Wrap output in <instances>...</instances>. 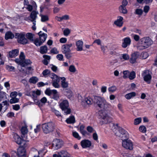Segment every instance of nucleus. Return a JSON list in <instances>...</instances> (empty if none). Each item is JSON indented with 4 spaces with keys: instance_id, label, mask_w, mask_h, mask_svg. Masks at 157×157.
Listing matches in <instances>:
<instances>
[{
    "instance_id": "1",
    "label": "nucleus",
    "mask_w": 157,
    "mask_h": 157,
    "mask_svg": "<svg viewBox=\"0 0 157 157\" xmlns=\"http://www.w3.org/2000/svg\"><path fill=\"white\" fill-rule=\"evenodd\" d=\"M84 101L88 105L92 104L93 102H94L99 108L103 110L99 111V113L100 117L99 123L101 125L106 124L108 122L109 117L105 110L110 108L111 105L107 102L104 98L95 96L93 100L90 97H88L85 98Z\"/></svg>"
},
{
    "instance_id": "2",
    "label": "nucleus",
    "mask_w": 157,
    "mask_h": 157,
    "mask_svg": "<svg viewBox=\"0 0 157 157\" xmlns=\"http://www.w3.org/2000/svg\"><path fill=\"white\" fill-rule=\"evenodd\" d=\"M153 42L149 37H144L140 40L137 46V49L142 50L148 48L153 44Z\"/></svg>"
},
{
    "instance_id": "3",
    "label": "nucleus",
    "mask_w": 157,
    "mask_h": 157,
    "mask_svg": "<svg viewBox=\"0 0 157 157\" xmlns=\"http://www.w3.org/2000/svg\"><path fill=\"white\" fill-rule=\"evenodd\" d=\"M59 106L65 115L70 114L71 113V109L69 107V103L67 100H63L59 102Z\"/></svg>"
},
{
    "instance_id": "4",
    "label": "nucleus",
    "mask_w": 157,
    "mask_h": 157,
    "mask_svg": "<svg viewBox=\"0 0 157 157\" xmlns=\"http://www.w3.org/2000/svg\"><path fill=\"white\" fill-rule=\"evenodd\" d=\"M42 128L44 133L48 134L54 131V124L52 122L45 123L42 125Z\"/></svg>"
},
{
    "instance_id": "5",
    "label": "nucleus",
    "mask_w": 157,
    "mask_h": 157,
    "mask_svg": "<svg viewBox=\"0 0 157 157\" xmlns=\"http://www.w3.org/2000/svg\"><path fill=\"white\" fill-rule=\"evenodd\" d=\"M15 38L17 39V41L19 44L24 45L29 43L28 40L25 37V33L24 32L15 33Z\"/></svg>"
},
{
    "instance_id": "6",
    "label": "nucleus",
    "mask_w": 157,
    "mask_h": 157,
    "mask_svg": "<svg viewBox=\"0 0 157 157\" xmlns=\"http://www.w3.org/2000/svg\"><path fill=\"white\" fill-rule=\"evenodd\" d=\"M63 144V142L61 140L56 139L52 142V148L54 150H58L62 147Z\"/></svg>"
},
{
    "instance_id": "7",
    "label": "nucleus",
    "mask_w": 157,
    "mask_h": 157,
    "mask_svg": "<svg viewBox=\"0 0 157 157\" xmlns=\"http://www.w3.org/2000/svg\"><path fill=\"white\" fill-rule=\"evenodd\" d=\"M13 138L14 140L17 144L19 145H22L23 146H25L26 143L28 141L22 139L16 133L13 134Z\"/></svg>"
},
{
    "instance_id": "8",
    "label": "nucleus",
    "mask_w": 157,
    "mask_h": 157,
    "mask_svg": "<svg viewBox=\"0 0 157 157\" xmlns=\"http://www.w3.org/2000/svg\"><path fill=\"white\" fill-rule=\"evenodd\" d=\"M123 147L127 149L131 150L133 148V144L132 141L130 140H126L122 141Z\"/></svg>"
},
{
    "instance_id": "9",
    "label": "nucleus",
    "mask_w": 157,
    "mask_h": 157,
    "mask_svg": "<svg viewBox=\"0 0 157 157\" xmlns=\"http://www.w3.org/2000/svg\"><path fill=\"white\" fill-rule=\"evenodd\" d=\"M144 81L150 83V81L151 78V76L150 74L149 71L148 70H144L142 74Z\"/></svg>"
},
{
    "instance_id": "10",
    "label": "nucleus",
    "mask_w": 157,
    "mask_h": 157,
    "mask_svg": "<svg viewBox=\"0 0 157 157\" xmlns=\"http://www.w3.org/2000/svg\"><path fill=\"white\" fill-rule=\"evenodd\" d=\"M80 144L83 148H90L92 145L91 141L88 140L86 139L82 140L80 142Z\"/></svg>"
},
{
    "instance_id": "11",
    "label": "nucleus",
    "mask_w": 157,
    "mask_h": 157,
    "mask_svg": "<svg viewBox=\"0 0 157 157\" xmlns=\"http://www.w3.org/2000/svg\"><path fill=\"white\" fill-rule=\"evenodd\" d=\"M72 46V43L63 44L61 47L62 52L63 53L71 52L70 48Z\"/></svg>"
},
{
    "instance_id": "12",
    "label": "nucleus",
    "mask_w": 157,
    "mask_h": 157,
    "mask_svg": "<svg viewBox=\"0 0 157 157\" xmlns=\"http://www.w3.org/2000/svg\"><path fill=\"white\" fill-rule=\"evenodd\" d=\"M122 46L123 48H126L129 46L131 43V40L129 37H126L123 39Z\"/></svg>"
},
{
    "instance_id": "13",
    "label": "nucleus",
    "mask_w": 157,
    "mask_h": 157,
    "mask_svg": "<svg viewBox=\"0 0 157 157\" xmlns=\"http://www.w3.org/2000/svg\"><path fill=\"white\" fill-rule=\"evenodd\" d=\"M139 56V55L137 52H134L132 53L130 59V62L132 63H135L136 62V60L138 57Z\"/></svg>"
},
{
    "instance_id": "14",
    "label": "nucleus",
    "mask_w": 157,
    "mask_h": 157,
    "mask_svg": "<svg viewBox=\"0 0 157 157\" xmlns=\"http://www.w3.org/2000/svg\"><path fill=\"white\" fill-rule=\"evenodd\" d=\"M83 42L81 40H78L76 42V50L78 51H81L83 50Z\"/></svg>"
},
{
    "instance_id": "15",
    "label": "nucleus",
    "mask_w": 157,
    "mask_h": 157,
    "mask_svg": "<svg viewBox=\"0 0 157 157\" xmlns=\"http://www.w3.org/2000/svg\"><path fill=\"white\" fill-rule=\"evenodd\" d=\"M123 17L121 16L118 17L117 20L115 21L114 24L115 25L119 27H121L123 24Z\"/></svg>"
},
{
    "instance_id": "16",
    "label": "nucleus",
    "mask_w": 157,
    "mask_h": 157,
    "mask_svg": "<svg viewBox=\"0 0 157 157\" xmlns=\"http://www.w3.org/2000/svg\"><path fill=\"white\" fill-rule=\"evenodd\" d=\"M46 40L44 39H41L40 38H37L34 40L33 42L37 46H39L41 45Z\"/></svg>"
},
{
    "instance_id": "17",
    "label": "nucleus",
    "mask_w": 157,
    "mask_h": 157,
    "mask_svg": "<svg viewBox=\"0 0 157 157\" xmlns=\"http://www.w3.org/2000/svg\"><path fill=\"white\" fill-rule=\"evenodd\" d=\"M61 81V86L63 89H67L68 86V83L66 82V78L64 77H60Z\"/></svg>"
},
{
    "instance_id": "18",
    "label": "nucleus",
    "mask_w": 157,
    "mask_h": 157,
    "mask_svg": "<svg viewBox=\"0 0 157 157\" xmlns=\"http://www.w3.org/2000/svg\"><path fill=\"white\" fill-rule=\"evenodd\" d=\"M38 13V12L35 10H33L31 12L30 15V17L31 18L30 20L31 21H36V19L37 17V15Z\"/></svg>"
},
{
    "instance_id": "19",
    "label": "nucleus",
    "mask_w": 157,
    "mask_h": 157,
    "mask_svg": "<svg viewBox=\"0 0 157 157\" xmlns=\"http://www.w3.org/2000/svg\"><path fill=\"white\" fill-rule=\"evenodd\" d=\"M125 132V133L121 134H117V133H115V134L117 136L120 137L122 141H123L124 140H126L128 139V138L129 136L128 133V132Z\"/></svg>"
},
{
    "instance_id": "20",
    "label": "nucleus",
    "mask_w": 157,
    "mask_h": 157,
    "mask_svg": "<svg viewBox=\"0 0 157 157\" xmlns=\"http://www.w3.org/2000/svg\"><path fill=\"white\" fill-rule=\"evenodd\" d=\"M18 157H25V149L22 148H19L17 153Z\"/></svg>"
},
{
    "instance_id": "21",
    "label": "nucleus",
    "mask_w": 157,
    "mask_h": 157,
    "mask_svg": "<svg viewBox=\"0 0 157 157\" xmlns=\"http://www.w3.org/2000/svg\"><path fill=\"white\" fill-rule=\"evenodd\" d=\"M9 98V96L5 92L0 91V101L3 100H8Z\"/></svg>"
},
{
    "instance_id": "22",
    "label": "nucleus",
    "mask_w": 157,
    "mask_h": 157,
    "mask_svg": "<svg viewBox=\"0 0 157 157\" xmlns=\"http://www.w3.org/2000/svg\"><path fill=\"white\" fill-rule=\"evenodd\" d=\"M63 93L68 98H70L72 96L71 91L69 89H63Z\"/></svg>"
},
{
    "instance_id": "23",
    "label": "nucleus",
    "mask_w": 157,
    "mask_h": 157,
    "mask_svg": "<svg viewBox=\"0 0 157 157\" xmlns=\"http://www.w3.org/2000/svg\"><path fill=\"white\" fill-rule=\"evenodd\" d=\"M66 121L68 124H74L75 122L74 116L73 115L70 116L66 120Z\"/></svg>"
},
{
    "instance_id": "24",
    "label": "nucleus",
    "mask_w": 157,
    "mask_h": 157,
    "mask_svg": "<svg viewBox=\"0 0 157 157\" xmlns=\"http://www.w3.org/2000/svg\"><path fill=\"white\" fill-rule=\"evenodd\" d=\"M49 77L52 79V81L59 82V77L54 73L50 75Z\"/></svg>"
},
{
    "instance_id": "25",
    "label": "nucleus",
    "mask_w": 157,
    "mask_h": 157,
    "mask_svg": "<svg viewBox=\"0 0 157 157\" xmlns=\"http://www.w3.org/2000/svg\"><path fill=\"white\" fill-rule=\"evenodd\" d=\"M84 128L85 126L83 125H81L80 126L79 129L80 132L83 136H85L86 135H89V133L84 130Z\"/></svg>"
},
{
    "instance_id": "26",
    "label": "nucleus",
    "mask_w": 157,
    "mask_h": 157,
    "mask_svg": "<svg viewBox=\"0 0 157 157\" xmlns=\"http://www.w3.org/2000/svg\"><path fill=\"white\" fill-rule=\"evenodd\" d=\"M52 95H53L52 98L55 100H58L59 98V95L56 90H53L52 91Z\"/></svg>"
},
{
    "instance_id": "27",
    "label": "nucleus",
    "mask_w": 157,
    "mask_h": 157,
    "mask_svg": "<svg viewBox=\"0 0 157 157\" xmlns=\"http://www.w3.org/2000/svg\"><path fill=\"white\" fill-rule=\"evenodd\" d=\"M27 39L29 40L30 41L33 42L34 41L33 37L34 35L31 33H28L25 34Z\"/></svg>"
},
{
    "instance_id": "28",
    "label": "nucleus",
    "mask_w": 157,
    "mask_h": 157,
    "mask_svg": "<svg viewBox=\"0 0 157 157\" xmlns=\"http://www.w3.org/2000/svg\"><path fill=\"white\" fill-rule=\"evenodd\" d=\"M48 50V48L46 45H44L40 47V52L41 54L46 53Z\"/></svg>"
},
{
    "instance_id": "29",
    "label": "nucleus",
    "mask_w": 157,
    "mask_h": 157,
    "mask_svg": "<svg viewBox=\"0 0 157 157\" xmlns=\"http://www.w3.org/2000/svg\"><path fill=\"white\" fill-rule=\"evenodd\" d=\"M136 95V93L135 92H132L126 94L125 95V97L128 100L134 97Z\"/></svg>"
},
{
    "instance_id": "30",
    "label": "nucleus",
    "mask_w": 157,
    "mask_h": 157,
    "mask_svg": "<svg viewBox=\"0 0 157 157\" xmlns=\"http://www.w3.org/2000/svg\"><path fill=\"white\" fill-rule=\"evenodd\" d=\"M19 50L17 49H14L10 51V58L15 57L18 54Z\"/></svg>"
},
{
    "instance_id": "31",
    "label": "nucleus",
    "mask_w": 157,
    "mask_h": 157,
    "mask_svg": "<svg viewBox=\"0 0 157 157\" xmlns=\"http://www.w3.org/2000/svg\"><path fill=\"white\" fill-rule=\"evenodd\" d=\"M38 34L40 38L41 39H42V37H43L44 39L46 40L47 37V34L46 33H42L41 31H40L38 33Z\"/></svg>"
},
{
    "instance_id": "32",
    "label": "nucleus",
    "mask_w": 157,
    "mask_h": 157,
    "mask_svg": "<svg viewBox=\"0 0 157 157\" xmlns=\"http://www.w3.org/2000/svg\"><path fill=\"white\" fill-rule=\"evenodd\" d=\"M41 17V21L42 22H44L48 21L49 18L48 16L46 15H43L40 14V15Z\"/></svg>"
},
{
    "instance_id": "33",
    "label": "nucleus",
    "mask_w": 157,
    "mask_h": 157,
    "mask_svg": "<svg viewBox=\"0 0 157 157\" xmlns=\"http://www.w3.org/2000/svg\"><path fill=\"white\" fill-rule=\"evenodd\" d=\"M38 78L36 77H33L29 79V82L33 84L36 83L38 81Z\"/></svg>"
},
{
    "instance_id": "34",
    "label": "nucleus",
    "mask_w": 157,
    "mask_h": 157,
    "mask_svg": "<svg viewBox=\"0 0 157 157\" xmlns=\"http://www.w3.org/2000/svg\"><path fill=\"white\" fill-rule=\"evenodd\" d=\"M23 64L22 65V67H25L26 66L30 64L32 62L29 59H25L23 62Z\"/></svg>"
},
{
    "instance_id": "35",
    "label": "nucleus",
    "mask_w": 157,
    "mask_h": 157,
    "mask_svg": "<svg viewBox=\"0 0 157 157\" xmlns=\"http://www.w3.org/2000/svg\"><path fill=\"white\" fill-rule=\"evenodd\" d=\"M51 74L50 71L48 69L44 70L42 73L44 77H46L48 75H49V76Z\"/></svg>"
},
{
    "instance_id": "36",
    "label": "nucleus",
    "mask_w": 157,
    "mask_h": 157,
    "mask_svg": "<svg viewBox=\"0 0 157 157\" xmlns=\"http://www.w3.org/2000/svg\"><path fill=\"white\" fill-rule=\"evenodd\" d=\"M51 110V111L52 112L54 113L58 117H59L61 116V114L60 112L59 111L56 110L54 108H52Z\"/></svg>"
},
{
    "instance_id": "37",
    "label": "nucleus",
    "mask_w": 157,
    "mask_h": 157,
    "mask_svg": "<svg viewBox=\"0 0 157 157\" xmlns=\"http://www.w3.org/2000/svg\"><path fill=\"white\" fill-rule=\"evenodd\" d=\"M119 10L121 13L124 14H126L127 13V11L126 9V7L120 6L119 7Z\"/></svg>"
},
{
    "instance_id": "38",
    "label": "nucleus",
    "mask_w": 157,
    "mask_h": 157,
    "mask_svg": "<svg viewBox=\"0 0 157 157\" xmlns=\"http://www.w3.org/2000/svg\"><path fill=\"white\" fill-rule=\"evenodd\" d=\"M136 77V73L134 71H132L130 73L128 78L130 80L134 79Z\"/></svg>"
},
{
    "instance_id": "39",
    "label": "nucleus",
    "mask_w": 157,
    "mask_h": 157,
    "mask_svg": "<svg viewBox=\"0 0 157 157\" xmlns=\"http://www.w3.org/2000/svg\"><path fill=\"white\" fill-rule=\"evenodd\" d=\"M59 51L57 50V49L55 48H52L51 51L50 53H48V54H58Z\"/></svg>"
},
{
    "instance_id": "40",
    "label": "nucleus",
    "mask_w": 157,
    "mask_h": 157,
    "mask_svg": "<svg viewBox=\"0 0 157 157\" xmlns=\"http://www.w3.org/2000/svg\"><path fill=\"white\" fill-rule=\"evenodd\" d=\"M19 101V99L16 97H12L10 99V104L17 103Z\"/></svg>"
},
{
    "instance_id": "41",
    "label": "nucleus",
    "mask_w": 157,
    "mask_h": 157,
    "mask_svg": "<svg viewBox=\"0 0 157 157\" xmlns=\"http://www.w3.org/2000/svg\"><path fill=\"white\" fill-rule=\"evenodd\" d=\"M143 12V11L142 9H137L136 10L135 14L141 16Z\"/></svg>"
},
{
    "instance_id": "42",
    "label": "nucleus",
    "mask_w": 157,
    "mask_h": 157,
    "mask_svg": "<svg viewBox=\"0 0 157 157\" xmlns=\"http://www.w3.org/2000/svg\"><path fill=\"white\" fill-rule=\"evenodd\" d=\"M63 54H65V56L67 59H70L71 57L72 54L71 52H67Z\"/></svg>"
},
{
    "instance_id": "43",
    "label": "nucleus",
    "mask_w": 157,
    "mask_h": 157,
    "mask_svg": "<svg viewBox=\"0 0 157 157\" xmlns=\"http://www.w3.org/2000/svg\"><path fill=\"white\" fill-rule=\"evenodd\" d=\"M21 131L22 134L24 135L27 134L28 132V130L25 127H22L21 129Z\"/></svg>"
},
{
    "instance_id": "44",
    "label": "nucleus",
    "mask_w": 157,
    "mask_h": 157,
    "mask_svg": "<svg viewBox=\"0 0 157 157\" xmlns=\"http://www.w3.org/2000/svg\"><path fill=\"white\" fill-rule=\"evenodd\" d=\"M130 72L128 71H124L123 74L124 75L123 76V78H126L128 77Z\"/></svg>"
},
{
    "instance_id": "45",
    "label": "nucleus",
    "mask_w": 157,
    "mask_h": 157,
    "mask_svg": "<svg viewBox=\"0 0 157 157\" xmlns=\"http://www.w3.org/2000/svg\"><path fill=\"white\" fill-rule=\"evenodd\" d=\"M69 70L71 72L74 73L76 71V69L74 65H70L69 67Z\"/></svg>"
},
{
    "instance_id": "46",
    "label": "nucleus",
    "mask_w": 157,
    "mask_h": 157,
    "mask_svg": "<svg viewBox=\"0 0 157 157\" xmlns=\"http://www.w3.org/2000/svg\"><path fill=\"white\" fill-rule=\"evenodd\" d=\"M73 136L78 140H80L81 137L79 135L78 133L76 132H73L72 133Z\"/></svg>"
},
{
    "instance_id": "47",
    "label": "nucleus",
    "mask_w": 157,
    "mask_h": 157,
    "mask_svg": "<svg viewBox=\"0 0 157 157\" xmlns=\"http://www.w3.org/2000/svg\"><path fill=\"white\" fill-rule=\"evenodd\" d=\"M61 153L62 157H70V155L67 151H62Z\"/></svg>"
},
{
    "instance_id": "48",
    "label": "nucleus",
    "mask_w": 157,
    "mask_h": 157,
    "mask_svg": "<svg viewBox=\"0 0 157 157\" xmlns=\"http://www.w3.org/2000/svg\"><path fill=\"white\" fill-rule=\"evenodd\" d=\"M142 121L141 118L139 117L136 118L134 121V124L135 125H137L140 123Z\"/></svg>"
},
{
    "instance_id": "49",
    "label": "nucleus",
    "mask_w": 157,
    "mask_h": 157,
    "mask_svg": "<svg viewBox=\"0 0 157 157\" xmlns=\"http://www.w3.org/2000/svg\"><path fill=\"white\" fill-rule=\"evenodd\" d=\"M131 35L133 37V39L135 41H138L140 39V37L138 35L134 34H132Z\"/></svg>"
},
{
    "instance_id": "50",
    "label": "nucleus",
    "mask_w": 157,
    "mask_h": 157,
    "mask_svg": "<svg viewBox=\"0 0 157 157\" xmlns=\"http://www.w3.org/2000/svg\"><path fill=\"white\" fill-rule=\"evenodd\" d=\"M122 58L125 60H127L129 59V56L127 54H123L121 55Z\"/></svg>"
},
{
    "instance_id": "51",
    "label": "nucleus",
    "mask_w": 157,
    "mask_h": 157,
    "mask_svg": "<svg viewBox=\"0 0 157 157\" xmlns=\"http://www.w3.org/2000/svg\"><path fill=\"white\" fill-rule=\"evenodd\" d=\"M59 82L52 81V85L55 88H59L60 86L59 83Z\"/></svg>"
},
{
    "instance_id": "52",
    "label": "nucleus",
    "mask_w": 157,
    "mask_h": 157,
    "mask_svg": "<svg viewBox=\"0 0 157 157\" xmlns=\"http://www.w3.org/2000/svg\"><path fill=\"white\" fill-rule=\"evenodd\" d=\"M117 90V87L116 86H112L108 88V90L109 92H113Z\"/></svg>"
},
{
    "instance_id": "53",
    "label": "nucleus",
    "mask_w": 157,
    "mask_h": 157,
    "mask_svg": "<svg viewBox=\"0 0 157 157\" xmlns=\"http://www.w3.org/2000/svg\"><path fill=\"white\" fill-rule=\"evenodd\" d=\"M56 57L57 59L59 61H63V56L62 54H58Z\"/></svg>"
},
{
    "instance_id": "54",
    "label": "nucleus",
    "mask_w": 157,
    "mask_h": 157,
    "mask_svg": "<svg viewBox=\"0 0 157 157\" xmlns=\"http://www.w3.org/2000/svg\"><path fill=\"white\" fill-rule=\"evenodd\" d=\"M53 91V90H51L50 89L48 88L46 90L45 93L46 94L49 96L52 95V91Z\"/></svg>"
},
{
    "instance_id": "55",
    "label": "nucleus",
    "mask_w": 157,
    "mask_h": 157,
    "mask_svg": "<svg viewBox=\"0 0 157 157\" xmlns=\"http://www.w3.org/2000/svg\"><path fill=\"white\" fill-rule=\"evenodd\" d=\"M15 61L18 64L20 65L22 67V65L23 64V61H22L20 58L19 59H16L15 60Z\"/></svg>"
},
{
    "instance_id": "56",
    "label": "nucleus",
    "mask_w": 157,
    "mask_h": 157,
    "mask_svg": "<svg viewBox=\"0 0 157 157\" xmlns=\"http://www.w3.org/2000/svg\"><path fill=\"white\" fill-rule=\"evenodd\" d=\"M63 34L66 36H67L70 33V30L68 29H65L63 31Z\"/></svg>"
},
{
    "instance_id": "57",
    "label": "nucleus",
    "mask_w": 157,
    "mask_h": 157,
    "mask_svg": "<svg viewBox=\"0 0 157 157\" xmlns=\"http://www.w3.org/2000/svg\"><path fill=\"white\" fill-rule=\"evenodd\" d=\"M140 131L143 133L145 132L146 131V128L144 126H141L139 128Z\"/></svg>"
},
{
    "instance_id": "58",
    "label": "nucleus",
    "mask_w": 157,
    "mask_h": 157,
    "mask_svg": "<svg viewBox=\"0 0 157 157\" xmlns=\"http://www.w3.org/2000/svg\"><path fill=\"white\" fill-rule=\"evenodd\" d=\"M12 107L13 109L16 111L19 110L20 109V105L18 104L13 105Z\"/></svg>"
},
{
    "instance_id": "59",
    "label": "nucleus",
    "mask_w": 157,
    "mask_h": 157,
    "mask_svg": "<svg viewBox=\"0 0 157 157\" xmlns=\"http://www.w3.org/2000/svg\"><path fill=\"white\" fill-rule=\"evenodd\" d=\"M118 131L119 132L120 134H124L125 133V132H127V131L125 130L123 128H120L118 129ZM117 134H118L117 133Z\"/></svg>"
},
{
    "instance_id": "60",
    "label": "nucleus",
    "mask_w": 157,
    "mask_h": 157,
    "mask_svg": "<svg viewBox=\"0 0 157 157\" xmlns=\"http://www.w3.org/2000/svg\"><path fill=\"white\" fill-rule=\"evenodd\" d=\"M40 126L41 125L40 124L36 125V128H35L34 130L35 133H37L40 131Z\"/></svg>"
},
{
    "instance_id": "61",
    "label": "nucleus",
    "mask_w": 157,
    "mask_h": 157,
    "mask_svg": "<svg viewBox=\"0 0 157 157\" xmlns=\"http://www.w3.org/2000/svg\"><path fill=\"white\" fill-rule=\"evenodd\" d=\"M86 130L90 133H92L94 131V128L91 126H90L87 127Z\"/></svg>"
},
{
    "instance_id": "62",
    "label": "nucleus",
    "mask_w": 157,
    "mask_h": 157,
    "mask_svg": "<svg viewBox=\"0 0 157 157\" xmlns=\"http://www.w3.org/2000/svg\"><path fill=\"white\" fill-rule=\"evenodd\" d=\"M11 157H17L18 156L17 153L14 151H12L10 152Z\"/></svg>"
},
{
    "instance_id": "63",
    "label": "nucleus",
    "mask_w": 157,
    "mask_h": 157,
    "mask_svg": "<svg viewBox=\"0 0 157 157\" xmlns=\"http://www.w3.org/2000/svg\"><path fill=\"white\" fill-rule=\"evenodd\" d=\"M19 58L23 61L25 59V56L23 52H21L19 56Z\"/></svg>"
},
{
    "instance_id": "64",
    "label": "nucleus",
    "mask_w": 157,
    "mask_h": 157,
    "mask_svg": "<svg viewBox=\"0 0 157 157\" xmlns=\"http://www.w3.org/2000/svg\"><path fill=\"white\" fill-rule=\"evenodd\" d=\"M67 39L65 37H62L59 40V42L61 43H65L67 42Z\"/></svg>"
}]
</instances>
